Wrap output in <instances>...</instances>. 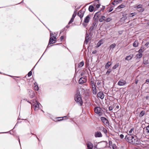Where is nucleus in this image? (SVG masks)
<instances>
[{"label": "nucleus", "mask_w": 149, "mask_h": 149, "mask_svg": "<svg viewBox=\"0 0 149 149\" xmlns=\"http://www.w3.org/2000/svg\"><path fill=\"white\" fill-rule=\"evenodd\" d=\"M105 8V6H103L102 8V10H104Z\"/></svg>", "instance_id": "338daca9"}, {"label": "nucleus", "mask_w": 149, "mask_h": 149, "mask_svg": "<svg viewBox=\"0 0 149 149\" xmlns=\"http://www.w3.org/2000/svg\"><path fill=\"white\" fill-rule=\"evenodd\" d=\"M103 43V42H102L101 40L99 41L98 43H97V47H99L100 46H101V45Z\"/></svg>", "instance_id": "c85d7f7f"}, {"label": "nucleus", "mask_w": 149, "mask_h": 149, "mask_svg": "<svg viewBox=\"0 0 149 149\" xmlns=\"http://www.w3.org/2000/svg\"><path fill=\"white\" fill-rule=\"evenodd\" d=\"M111 63L110 62L108 61L105 65V67L106 69H108L109 66L111 65Z\"/></svg>", "instance_id": "a211bd4d"}, {"label": "nucleus", "mask_w": 149, "mask_h": 149, "mask_svg": "<svg viewBox=\"0 0 149 149\" xmlns=\"http://www.w3.org/2000/svg\"><path fill=\"white\" fill-rule=\"evenodd\" d=\"M95 136L96 137H101L102 136L101 132L99 131H97L95 133Z\"/></svg>", "instance_id": "4468645a"}, {"label": "nucleus", "mask_w": 149, "mask_h": 149, "mask_svg": "<svg viewBox=\"0 0 149 149\" xmlns=\"http://www.w3.org/2000/svg\"><path fill=\"white\" fill-rule=\"evenodd\" d=\"M98 20L97 18H93V23L92 24V26L96 27L98 23Z\"/></svg>", "instance_id": "1a4fd4ad"}, {"label": "nucleus", "mask_w": 149, "mask_h": 149, "mask_svg": "<svg viewBox=\"0 0 149 149\" xmlns=\"http://www.w3.org/2000/svg\"><path fill=\"white\" fill-rule=\"evenodd\" d=\"M120 139H123L124 138V135L123 134H121L120 135Z\"/></svg>", "instance_id": "603ef678"}, {"label": "nucleus", "mask_w": 149, "mask_h": 149, "mask_svg": "<svg viewBox=\"0 0 149 149\" xmlns=\"http://www.w3.org/2000/svg\"><path fill=\"white\" fill-rule=\"evenodd\" d=\"M95 27V26H93L92 25L90 27V30L91 31H93V30L94 28Z\"/></svg>", "instance_id": "37998d69"}, {"label": "nucleus", "mask_w": 149, "mask_h": 149, "mask_svg": "<svg viewBox=\"0 0 149 149\" xmlns=\"http://www.w3.org/2000/svg\"><path fill=\"white\" fill-rule=\"evenodd\" d=\"M112 19L110 17H108L106 19H105V21L107 22H109L112 20Z\"/></svg>", "instance_id": "2f4dec72"}, {"label": "nucleus", "mask_w": 149, "mask_h": 149, "mask_svg": "<svg viewBox=\"0 0 149 149\" xmlns=\"http://www.w3.org/2000/svg\"><path fill=\"white\" fill-rule=\"evenodd\" d=\"M142 8V5L141 4L137 6H134V8Z\"/></svg>", "instance_id": "bb28decb"}, {"label": "nucleus", "mask_w": 149, "mask_h": 149, "mask_svg": "<svg viewBox=\"0 0 149 149\" xmlns=\"http://www.w3.org/2000/svg\"><path fill=\"white\" fill-rule=\"evenodd\" d=\"M74 100L80 106H81L83 104V102L80 93L78 92L75 94V96Z\"/></svg>", "instance_id": "f03ea898"}, {"label": "nucleus", "mask_w": 149, "mask_h": 149, "mask_svg": "<svg viewBox=\"0 0 149 149\" xmlns=\"http://www.w3.org/2000/svg\"><path fill=\"white\" fill-rule=\"evenodd\" d=\"M119 105H117V106L116 107L115 109H119Z\"/></svg>", "instance_id": "e2e57ef3"}, {"label": "nucleus", "mask_w": 149, "mask_h": 149, "mask_svg": "<svg viewBox=\"0 0 149 149\" xmlns=\"http://www.w3.org/2000/svg\"><path fill=\"white\" fill-rule=\"evenodd\" d=\"M125 6V5L122 4L119 6L117 8V9H120L121 8H124Z\"/></svg>", "instance_id": "a878e982"}, {"label": "nucleus", "mask_w": 149, "mask_h": 149, "mask_svg": "<svg viewBox=\"0 0 149 149\" xmlns=\"http://www.w3.org/2000/svg\"><path fill=\"white\" fill-rule=\"evenodd\" d=\"M91 85L92 86V87L95 86L94 84V81H91Z\"/></svg>", "instance_id": "a19ab883"}, {"label": "nucleus", "mask_w": 149, "mask_h": 149, "mask_svg": "<svg viewBox=\"0 0 149 149\" xmlns=\"http://www.w3.org/2000/svg\"><path fill=\"white\" fill-rule=\"evenodd\" d=\"M102 131L105 134H106L107 132V130L105 128L102 127Z\"/></svg>", "instance_id": "473e14b6"}, {"label": "nucleus", "mask_w": 149, "mask_h": 149, "mask_svg": "<svg viewBox=\"0 0 149 149\" xmlns=\"http://www.w3.org/2000/svg\"><path fill=\"white\" fill-rule=\"evenodd\" d=\"M100 6V4H97L96 6V8H98Z\"/></svg>", "instance_id": "864d4df0"}, {"label": "nucleus", "mask_w": 149, "mask_h": 149, "mask_svg": "<svg viewBox=\"0 0 149 149\" xmlns=\"http://www.w3.org/2000/svg\"><path fill=\"white\" fill-rule=\"evenodd\" d=\"M84 61H83L79 63L78 66L79 67H81L84 66Z\"/></svg>", "instance_id": "b1692460"}, {"label": "nucleus", "mask_w": 149, "mask_h": 149, "mask_svg": "<svg viewBox=\"0 0 149 149\" xmlns=\"http://www.w3.org/2000/svg\"><path fill=\"white\" fill-rule=\"evenodd\" d=\"M139 44V42L137 40H135L133 43V46L134 47H138Z\"/></svg>", "instance_id": "5701e85b"}, {"label": "nucleus", "mask_w": 149, "mask_h": 149, "mask_svg": "<svg viewBox=\"0 0 149 149\" xmlns=\"http://www.w3.org/2000/svg\"><path fill=\"white\" fill-rule=\"evenodd\" d=\"M126 83V82L123 80H120L118 82V84L119 86H123L125 85Z\"/></svg>", "instance_id": "ddd939ff"}, {"label": "nucleus", "mask_w": 149, "mask_h": 149, "mask_svg": "<svg viewBox=\"0 0 149 149\" xmlns=\"http://www.w3.org/2000/svg\"><path fill=\"white\" fill-rule=\"evenodd\" d=\"M84 11H83L82 10H81L78 12L77 15L81 19L84 16Z\"/></svg>", "instance_id": "6e6552de"}, {"label": "nucleus", "mask_w": 149, "mask_h": 149, "mask_svg": "<svg viewBox=\"0 0 149 149\" xmlns=\"http://www.w3.org/2000/svg\"><path fill=\"white\" fill-rule=\"evenodd\" d=\"M89 35L87 33H86V37L85 38V40L84 41V44L86 43V44L88 42V40L90 38L89 37Z\"/></svg>", "instance_id": "dca6fc26"}, {"label": "nucleus", "mask_w": 149, "mask_h": 149, "mask_svg": "<svg viewBox=\"0 0 149 149\" xmlns=\"http://www.w3.org/2000/svg\"><path fill=\"white\" fill-rule=\"evenodd\" d=\"M93 92L94 94H96L97 93L96 89L93 90Z\"/></svg>", "instance_id": "09e8293b"}, {"label": "nucleus", "mask_w": 149, "mask_h": 149, "mask_svg": "<svg viewBox=\"0 0 149 149\" xmlns=\"http://www.w3.org/2000/svg\"><path fill=\"white\" fill-rule=\"evenodd\" d=\"M62 118V119H59V120H58V121H61L62 120H63V118H65V119H67L68 118H67V116H64V117H62L58 118Z\"/></svg>", "instance_id": "f704fd0d"}, {"label": "nucleus", "mask_w": 149, "mask_h": 149, "mask_svg": "<svg viewBox=\"0 0 149 149\" xmlns=\"http://www.w3.org/2000/svg\"><path fill=\"white\" fill-rule=\"evenodd\" d=\"M113 9L112 7H111L109 10H108V11L109 13L110 12L113 10Z\"/></svg>", "instance_id": "a18cd8bd"}, {"label": "nucleus", "mask_w": 149, "mask_h": 149, "mask_svg": "<svg viewBox=\"0 0 149 149\" xmlns=\"http://www.w3.org/2000/svg\"><path fill=\"white\" fill-rule=\"evenodd\" d=\"M111 71L110 70H109L107 71L106 72V74L108 75L111 72Z\"/></svg>", "instance_id": "8fccbe9b"}, {"label": "nucleus", "mask_w": 149, "mask_h": 149, "mask_svg": "<svg viewBox=\"0 0 149 149\" xmlns=\"http://www.w3.org/2000/svg\"><path fill=\"white\" fill-rule=\"evenodd\" d=\"M136 13H130L129 15V17H133L136 15Z\"/></svg>", "instance_id": "c9c22d12"}, {"label": "nucleus", "mask_w": 149, "mask_h": 149, "mask_svg": "<svg viewBox=\"0 0 149 149\" xmlns=\"http://www.w3.org/2000/svg\"><path fill=\"white\" fill-rule=\"evenodd\" d=\"M132 58V56H131L130 55L126 56L125 59L127 60H130Z\"/></svg>", "instance_id": "393cba45"}, {"label": "nucleus", "mask_w": 149, "mask_h": 149, "mask_svg": "<svg viewBox=\"0 0 149 149\" xmlns=\"http://www.w3.org/2000/svg\"><path fill=\"white\" fill-rule=\"evenodd\" d=\"M90 15H88L85 18V19L84 20V23H88L90 19Z\"/></svg>", "instance_id": "2eb2a0df"}, {"label": "nucleus", "mask_w": 149, "mask_h": 149, "mask_svg": "<svg viewBox=\"0 0 149 149\" xmlns=\"http://www.w3.org/2000/svg\"><path fill=\"white\" fill-rule=\"evenodd\" d=\"M144 10V9L143 8H141L139 10V11L140 12H142Z\"/></svg>", "instance_id": "4d7b16f0"}, {"label": "nucleus", "mask_w": 149, "mask_h": 149, "mask_svg": "<svg viewBox=\"0 0 149 149\" xmlns=\"http://www.w3.org/2000/svg\"><path fill=\"white\" fill-rule=\"evenodd\" d=\"M94 10V7L92 5H90L88 8V10L90 12H92Z\"/></svg>", "instance_id": "6ab92c4d"}, {"label": "nucleus", "mask_w": 149, "mask_h": 149, "mask_svg": "<svg viewBox=\"0 0 149 149\" xmlns=\"http://www.w3.org/2000/svg\"><path fill=\"white\" fill-rule=\"evenodd\" d=\"M97 96L102 99H103L104 96V95L102 92H100L97 94Z\"/></svg>", "instance_id": "f8f14e48"}, {"label": "nucleus", "mask_w": 149, "mask_h": 149, "mask_svg": "<svg viewBox=\"0 0 149 149\" xmlns=\"http://www.w3.org/2000/svg\"><path fill=\"white\" fill-rule=\"evenodd\" d=\"M143 63L144 65H146L148 64V61L146 60V61H144L143 60Z\"/></svg>", "instance_id": "c03bdc74"}, {"label": "nucleus", "mask_w": 149, "mask_h": 149, "mask_svg": "<svg viewBox=\"0 0 149 149\" xmlns=\"http://www.w3.org/2000/svg\"><path fill=\"white\" fill-rule=\"evenodd\" d=\"M116 46V44L115 43L109 46V48L110 49H113Z\"/></svg>", "instance_id": "7c9ffc66"}, {"label": "nucleus", "mask_w": 149, "mask_h": 149, "mask_svg": "<svg viewBox=\"0 0 149 149\" xmlns=\"http://www.w3.org/2000/svg\"><path fill=\"white\" fill-rule=\"evenodd\" d=\"M119 66V63H117L113 67V70L115 69Z\"/></svg>", "instance_id": "72a5a7b5"}, {"label": "nucleus", "mask_w": 149, "mask_h": 149, "mask_svg": "<svg viewBox=\"0 0 149 149\" xmlns=\"http://www.w3.org/2000/svg\"><path fill=\"white\" fill-rule=\"evenodd\" d=\"M145 111L143 110L142 111H141V112L139 114V116L140 117H142L145 114Z\"/></svg>", "instance_id": "cd10ccee"}, {"label": "nucleus", "mask_w": 149, "mask_h": 149, "mask_svg": "<svg viewBox=\"0 0 149 149\" xmlns=\"http://www.w3.org/2000/svg\"><path fill=\"white\" fill-rule=\"evenodd\" d=\"M100 119L102 123L105 125H109V121L106 118L104 117H101Z\"/></svg>", "instance_id": "423d86ee"}, {"label": "nucleus", "mask_w": 149, "mask_h": 149, "mask_svg": "<svg viewBox=\"0 0 149 149\" xmlns=\"http://www.w3.org/2000/svg\"><path fill=\"white\" fill-rule=\"evenodd\" d=\"M142 54L141 53H139L136 54V57L137 58H140L142 57Z\"/></svg>", "instance_id": "c756f323"}, {"label": "nucleus", "mask_w": 149, "mask_h": 149, "mask_svg": "<svg viewBox=\"0 0 149 149\" xmlns=\"http://www.w3.org/2000/svg\"><path fill=\"white\" fill-rule=\"evenodd\" d=\"M34 88L35 90L36 91H38L39 90V88L36 82L34 83Z\"/></svg>", "instance_id": "f3484780"}, {"label": "nucleus", "mask_w": 149, "mask_h": 149, "mask_svg": "<svg viewBox=\"0 0 149 149\" xmlns=\"http://www.w3.org/2000/svg\"><path fill=\"white\" fill-rule=\"evenodd\" d=\"M142 47H141V49H139L138 51V52L139 53H141L143 52V50L142 49Z\"/></svg>", "instance_id": "ea45409f"}, {"label": "nucleus", "mask_w": 149, "mask_h": 149, "mask_svg": "<svg viewBox=\"0 0 149 149\" xmlns=\"http://www.w3.org/2000/svg\"><path fill=\"white\" fill-rule=\"evenodd\" d=\"M29 95L30 97L31 98H33L35 95L34 91L31 90H29Z\"/></svg>", "instance_id": "9d476101"}, {"label": "nucleus", "mask_w": 149, "mask_h": 149, "mask_svg": "<svg viewBox=\"0 0 149 149\" xmlns=\"http://www.w3.org/2000/svg\"><path fill=\"white\" fill-rule=\"evenodd\" d=\"M146 82H149V79H146Z\"/></svg>", "instance_id": "774afa93"}, {"label": "nucleus", "mask_w": 149, "mask_h": 149, "mask_svg": "<svg viewBox=\"0 0 149 149\" xmlns=\"http://www.w3.org/2000/svg\"><path fill=\"white\" fill-rule=\"evenodd\" d=\"M92 88L93 90H95V89H96V87H95V86H92Z\"/></svg>", "instance_id": "052dcab7"}, {"label": "nucleus", "mask_w": 149, "mask_h": 149, "mask_svg": "<svg viewBox=\"0 0 149 149\" xmlns=\"http://www.w3.org/2000/svg\"><path fill=\"white\" fill-rule=\"evenodd\" d=\"M97 52V51L96 50H94L92 52V53L93 54H95Z\"/></svg>", "instance_id": "13d9d810"}, {"label": "nucleus", "mask_w": 149, "mask_h": 149, "mask_svg": "<svg viewBox=\"0 0 149 149\" xmlns=\"http://www.w3.org/2000/svg\"><path fill=\"white\" fill-rule=\"evenodd\" d=\"M112 146L113 149H117L116 146L115 144H113Z\"/></svg>", "instance_id": "e433bc0d"}, {"label": "nucleus", "mask_w": 149, "mask_h": 149, "mask_svg": "<svg viewBox=\"0 0 149 149\" xmlns=\"http://www.w3.org/2000/svg\"><path fill=\"white\" fill-rule=\"evenodd\" d=\"M146 130L148 133L149 132V125L146 127Z\"/></svg>", "instance_id": "58836bf2"}, {"label": "nucleus", "mask_w": 149, "mask_h": 149, "mask_svg": "<svg viewBox=\"0 0 149 149\" xmlns=\"http://www.w3.org/2000/svg\"><path fill=\"white\" fill-rule=\"evenodd\" d=\"M32 74V72L31 71H30L29 72V73L28 74V75L29 77L31 76Z\"/></svg>", "instance_id": "79ce46f5"}, {"label": "nucleus", "mask_w": 149, "mask_h": 149, "mask_svg": "<svg viewBox=\"0 0 149 149\" xmlns=\"http://www.w3.org/2000/svg\"><path fill=\"white\" fill-rule=\"evenodd\" d=\"M75 17V15H72V18H71L70 20L68 23L69 24H70L71 23L73 22L74 21V19Z\"/></svg>", "instance_id": "4be33fe9"}, {"label": "nucleus", "mask_w": 149, "mask_h": 149, "mask_svg": "<svg viewBox=\"0 0 149 149\" xmlns=\"http://www.w3.org/2000/svg\"><path fill=\"white\" fill-rule=\"evenodd\" d=\"M94 110L95 113L98 114L100 116H102L103 114V110L101 108L97 107H95Z\"/></svg>", "instance_id": "39448f33"}, {"label": "nucleus", "mask_w": 149, "mask_h": 149, "mask_svg": "<svg viewBox=\"0 0 149 149\" xmlns=\"http://www.w3.org/2000/svg\"><path fill=\"white\" fill-rule=\"evenodd\" d=\"M64 36H61L60 37V39L61 40V41H62V40H63L64 39Z\"/></svg>", "instance_id": "bf43d9fd"}, {"label": "nucleus", "mask_w": 149, "mask_h": 149, "mask_svg": "<svg viewBox=\"0 0 149 149\" xmlns=\"http://www.w3.org/2000/svg\"><path fill=\"white\" fill-rule=\"evenodd\" d=\"M105 17L104 16H101L99 20L100 22H102L104 21L105 20Z\"/></svg>", "instance_id": "aec40b11"}, {"label": "nucleus", "mask_w": 149, "mask_h": 149, "mask_svg": "<svg viewBox=\"0 0 149 149\" xmlns=\"http://www.w3.org/2000/svg\"><path fill=\"white\" fill-rule=\"evenodd\" d=\"M50 38L49 39L48 44L47 47V48H48L50 47L49 45L51 44H53L56 42L55 41L56 40V37L54 36H52L53 35L52 33H50Z\"/></svg>", "instance_id": "7ed1b4c3"}, {"label": "nucleus", "mask_w": 149, "mask_h": 149, "mask_svg": "<svg viewBox=\"0 0 149 149\" xmlns=\"http://www.w3.org/2000/svg\"><path fill=\"white\" fill-rule=\"evenodd\" d=\"M109 146H112V142L111 141H109Z\"/></svg>", "instance_id": "3c124183"}, {"label": "nucleus", "mask_w": 149, "mask_h": 149, "mask_svg": "<svg viewBox=\"0 0 149 149\" xmlns=\"http://www.w3.org/2000/svg\"><path fill=\"white\" fill-rule=\"evenodd\" d=\"M31 134H32V135H34L35 136H36V137L37 138V139L39 141H40V140H39V139L38 138V137L37 136H36V135H35V134H33V133H31Z\"/></svg>", "instance_id": "6e6d98bb"}, {"label": "nucleus", "mask_w": 149, "mask_h": 149, "mask_svg": "<svg viewBox=\"0 0 149 149\" xmlns=\"http://www.w3.org/2000/svg\"><path fill=\"white\" fill-rule=\"evenodd\" d=\"M113 107L112 106H110L109 107V110L111 111L112 110Z\"/></svg>", "instance_id": "de8ad7c7"}, {"label": "nucleus", "mask_w": 149, "mask_h": 149, "mask_svg": "<svg viewBox=\"0 0 149 149\" xmlns=\"http://www.w3.org/2000/svg\"><path fill=\"white\" fill-rule=\"evenodd\" d=\"M82 24L84 25L85 27H86L87 26V24H84V23H83Z\"/></svg>", "instance_id": "69168bd1"}, {"label": "nucleus", "mask_w": 149, "mask_h": 149, "mask_svg": "<svg viewBox=\"0 0 149 149\" xmlns=\"http://www.w3.org/2000/svg\"><path fill=\"white\" fill-rule=\"evenodd\" d=\"M149 44V42H147L146 44H145V46H147Z\"/></svg>", "instance_id": "680f3d73"}, {"label": "nucleus", "mask_w": 149, "mask_h": 149, "mask_svg": "<svg viewBox=\"0 0 149 149\" xmlns=\"http://www.w3.org/2000/svg\"><path fill=\"white\" fill-rule=\"evenodd\" d=\"M125 139L127 142L134 144H139L141 143L140 140L137 136L133 134H128Z\"/></svg>", "instance_id": "f257e3e1"}, {"label": "nucleus", "mask_w": 149, "mask_h": 149, "mask_svg": "<svg viewBox=\"0 0 149 149\" xmlns=\"http://www.w3.org/2000/svg\"><path fill=\"white\" fill-rule=\"evenodd\" d=\"M122 0H115V1H116V4L117 5L119 3L121 2Z\"/></svg>", "instance_id": "4c0bfd02"}, {"label": "nucleus", "mask_w": 149, "mask_h": 149, "mask_svg": "<svg viewBox=\"0 0 149 149\" xmlns=\"http://www.w3.org/2000/svg\"><path fill=\"white\" fill-rule=\"evenodd\" d=\"M87 149H92L93 147V144L90 142H88L86 144Z\"/></svg>", "instance_id": "9b49d317"}, {"label": "nucleus", "mask_w": 149, "mask_h": 149, "mask_svg": "<svg viewBox=\"0 0 149 149\" xmlns=\"http://www.w3.org/2000/svg\"><path fill=\"white\" fill-rule=\"evenodd\" d=\"M134 130V128H132L129 131V134H131L133 130Z\"/></svg>", "instance_id": "49530a36"}, {"label": "nucleus", "mask_w": 149, "mask_h": 149, "mask_svg": "<svg viewBox=\"0 0 149 149\" xmlns=\"http://www.w3.org/2000/svg\"><path fill=\"white\" fill-rule=\"evenodd\" d=\"M77 15V13L76 11H74V13L73 15H75V16H76Z\"/></svg>", "instance_id": "0e129e2a"}, {"label": "nucleus", "mask_w": 149, "mask_h": 149, "mask_svg": "<svg viewBox=\"0 0 149 149\" xmlns=\"http://www.w3.org/2000/svg\"><path fill=\"white\" fill-rule=\"evenodd\" d=\"M112 5H116L117 4H116V1H115V0H114L112 3Z\"/></svg>", "instance_id": "5fc2aeb1"}, {"label": "nucleus", "mask_w": 149, "mask_h": 149, "mask_svg": "<svg viewBox=\"0 0 149 149\" xmlns=\"http://www.w3.org/2000/svg\"><path fill=\"white\" fill-rule=\"evenodd\" d=\"M100 14V12H97L93 18H97L99 16Z\"/></svg>", "instance_id": "412c9836"}, {"label": "nucleus", "mask_w": 149, "mask_h": 149, "mask_svg": "<svg viewBox=\"0 0 149 149\" xmlns=\"http://www.w3.org/2000/svg\"><path fill=\"white\" fill-rule=\"evenodd\" d=\"M87 81V78L86 77L81 78L79 80V83L80 84H83Z\"/></svg>", "instance_id": "0eeeda50"}, {"label": "nucleus", "mask_w": 149, "mask_h": 149, "mask_svg": "<svg viewBox=\"0 0 149 149\" xmlns=\"http://www.w3.org/2000/svg\"><path fill=\"white\" fill-rule=\"evenodd\" d=\"M32 102V106L33 107L34 110L36 111L39 108V104H40L36 100H33Z\"/></svg>", "instance_id": "20e7f679"}]
</instances>
